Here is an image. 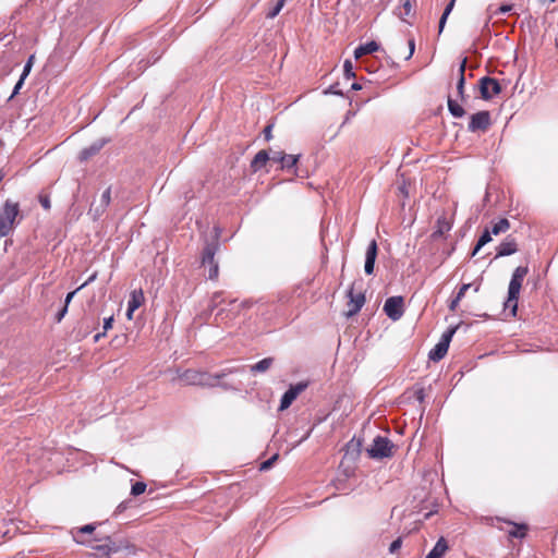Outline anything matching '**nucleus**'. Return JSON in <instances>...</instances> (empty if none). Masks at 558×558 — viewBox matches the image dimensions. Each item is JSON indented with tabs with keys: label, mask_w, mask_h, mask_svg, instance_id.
Returning <instances> with one entry per match:
<instances>
[{
	"label": "nucleus",
	"mask_w": 558,
	"mask_h": 558,
	"mask_svg": "<svg viewBox=\"0 0 558 558\" xmlns=\"http://www.w3.org/2000/svg\"><path fill=\"white\" fill-rule=\"evenodd\" d=\"M527 267H518L512 274V278L509 283L508 299L505 303L506 308H510L512 314L515 315L518 307V298L522 287L524 277L527 275Z\"/></svg>",
	"instance_id": "1"
},
{
	"label": "nucleus",
	"mask_w": 558,
	"mask_h": 558,
	"mask_svg": "<svg viewBox=\"0 0 558 558\" xmlns=\"http://www.w3.org/2000/svg\"><path fill=\"white\" fill-rule=\"evenodd\" d=\"M19 204L7 201L0 210V238L7 236L15 225L19 215Z\"/></svg>",
	"instance_id": "2"
},
{
	"label": "nucleus",
	"mask_w": 558,
	"mask_h": 558,
	"mask_svg": "<svg viewBox=\"0 0 558 558\" xmlns=\"http://www.w3.org/2000/svg\"><path fill=\"white\" fill-rule=\"evenodd\" d=\"M185 385L214 386L216 378L197 369H186L180 375Z\"/></svg>",
	"instance_id": "3"
},
{
	"label": "nucleus",
	"mask_w": 558,
	"mask_h": 558,
	"mask_svg": "<svg viewBox=\"0 0 558 558\" xmlns=\"http://www.w3.org/2000/svg\"><path fill=\"white\" fill-rule=\"evenodd\" d=\"M393 445L385 437H376L373 444L367 448V453L372 459H384L392 456Z\"/></svg>",
	"instance_id": "4"
},
{
	"label": "nucleus",
	"mask_w": 558,
	"mask_h": 558,
	"mask_svg": "<svg viewBox=\"0 0 558 558\" xmlns=\"http://www.w3.org/2000/svg\"><path fill=\"white\" fill-rule=\"evenodd\" d=\"M457 328L458 327H453V328L448 329L442 335L441 339L435 345V348L433 350H430L428 356H429V359L432 361L437 362V361L441 360L447 354V351H448V348H449V343H450V341L452 339V336L454 335Z\"/></svg>",
	"instance_id": "5"
},
{
	"label": "nucleus",
	"mask_w": 558,
	"mask_h": 558,
	"mask_svg": "<svg viewBox=\"0 0 558 558\" xmlns=\"http://www.w3.org/2000/svg\"><path fill=\"white\" fill-rule=\"evenodd\" d=\"M481 97L485 100L492 99L501 92V86L496 78L482 77L478 83Z\"/></svg>",
	"instance_id": "6"
},
{
	"label": "nucleus",
	"mask_w": 558,
	"mask_h": 558,
	"mask_svg": "<svg viewBox=\"0 0 558 558\" xmlns=\"http://www.w3.org/2000/svg\"><path fill=\"white\" fill-rule=\"evenodd\" d=\"M403 298L391 296L386 300L384 305V312L392 320H398L403 315L404 311Z\"/></svg>",
	"instance_id": "7"
},
{
	"label": "nucleus",
	"mask_w": 558,
	"mask_h": 558,
	"mask_svg": "<svg viewBox=\"0 0 558 558\" xmlns=\"http://www.w3.org/2000/svg\"><path fill=\"white\" fill-rule=\"evenodd\" d=\"M307 388V383H298L295 385H291L290 388L284 392L281 398L279 410H287L292 402Z\"/></svg>",
	"instance_id": "8"
},
{
	"label": "nucleus",
	"mask_w": 558,
	"mask_h": 558,
	"mask_svg": "<svg viewBox=\"0 0 558 558\" xmlns=\"http://www.w3.org/2000/svg\"><path fill=\"white\" fill-rule=\"evenodd\" d=\"M490 125V114L488 111H480L471 116L469 130L472 132L486 131Z\"/></svg>",
	"instance_id": "9"
},
{
	"label": "nucleus",
	"mask_w": 558,
	"mask_h": 558,
	"mask_svg": "<svg viewBox=\"0 0 558 558\" xmlns=\"http://www.w3.org/2000/svg\"><path fill=\"white\" fill-rule=\"evenodd\" d=\"M202 264L204 266H209L208 278L210 280H216L219 275L218 264L215 262V248L211 246H207L203 254Z\"/></svg>",
	"instance_id": "10"
},
{
	"label": "nucleus",
	"mask_w": 558,
	"mask_h": 558,
	"mask_svg": "<svg viewBox=\"0 0 558 558\" xmlns=\"http://www.w3.org/2000/svg\"><path fill=\"white\" fill-rule=\"evenodd\" d=\"M365 296L363 293H353V289L349 291L348 311L345 315L348 317L355 315L364 305Z\"/></svg>",
	"instance_id": "11"
},
{
	"label": "nucleus",
	"mask_w": 558,
	"mask_h": 558,
	"mask_svg": "<svg viewBox=\"0 0 558 558\" xmlns=\"http://www.w3.org/2000/svg\"><path fill=\"white\" fill-rule=\"evenodd\" d=\"M452 227V216L442 214L438 217L433 238L437 239L450 231Z\"/></svg>",
	"instance_id": "12"
},
{
	"label": "nucleus",
	"mask_w": 558,
	"mask_h": 558,
	"mask_svg": "<svg viewBox=\"0 0 558 558\" xmlns=\"http://www.w3.org/2000/svg\"><path fill=\"white\" fill-rule=\"evenodd\" d=\"M377 256V243L375 240H372L368 244V247L365 253V272L367 275H372L374 271V265Z\"/></svg>",
	"instance_id": "13"
},
{
	"label": "nucleus",
	"mask_w": 558,
	"mask_h": 558,
	"mask_svg": "<svg viewBox=\"0 0 558 558\" xmlns=\"http://www.w3.org/2000/svg\"><path fill=\"white\" fill-rule=\"evenodd\" d=\"M106 143H107V141L105 138H99L97 141H95L92 145H89L88 147L84 148L80 153V159L82 161L87 160L92 156L96 155L105 146Z\"/></svg>",
	"instance_id": "14"
},
{
	"label": "nucleus",
	"mask_w": 558,
	"mask_h": 558,
	"mask_svg": "<svg viewBox=\"0 0 558 558\" xmlns=\"http://www.w3.org/2000/svg\"><path fill=\"white\" fill-rule=\"evenodd\" d=\"M145 302L144 293L141 289L133 290L130 294V300L128 302V307H130L131 311H136L138 307H141Z\"/></svg>",
	"instance_id": "15"
},
{
	"label": "nucleus",
	"mask_w": 558,
	"mask_h": 558,
	"mask_svg": "<svg viewBox=\"0 0 558 558\" xmlns=\"http://www.w3.org/2000/svg\"><path fill=\"white\" fill-rule=\"evenodd\" d=\"M415 0H400V7L397 8L396 14L402 20L405 21L407 16H410L413 13Z\"/></svg>",
	"instance_id": "16"
},
{
	"label": "nucleus",
	"mask_w": 558,
	"mask_h": 558,
	"mask_svg": "<svg viewBox=\"0 0 558 558\" xmlns=\"http://www.w3.org/2000/svg\"><path fill=\"white\" fill-rule=\"evenodd\" d=\"M518 251L517 242L513 239H507L498 246V256H508Z\"/></svg>",
	"instance_id": "17"
},
{
	"label": "nucleus",
	"mask_w": 558,
	"mask_h": 558,
	"mask_svg": "<svg viewBox=\"0 0 558 558\" xmlns=\"http://www.w3.org/2000/svg\"><path fill=\"white\" fill-rule=\"evenodd\" d=\"M448 550V544L444 537H440L426 558H442Z\"/></svg>",
	"instance_id": "18"
},
{
	"label": "nucleus",
	"mask_w": 558,
	"mask_h": 558,
	"mask_svg": "<svg viewBox=\"0 0 558 558\" xmlns=\"http://www.w3.org/2000/svg\"><path fill=\"white\" fill-rule=\"evenodd\" d=\"M378 49H379V46L376 41H369V43H366L365 45L359 46L354 50V57H355V59H359V58L363 57L364 54L373 53V52L377 51Z\"/></svg>",
	"instance_id": "19"
},
{
	"label": "nucleus",
	"mask_w": 558,
	"mask_h": 558,
	"mask_svg": "<svg viewBox=\"0 0 558 558\" xmlns=\"http://www.w3.org/2000/svg\"><path fill=\"white\" fill-rule=\"evenodd\" d=\"M269 159H270V156L266 150H259L255 155L251 167L253 168L254 171H257V170L262 169Z\"/></svg>",
	"instance_id": "20"
},
{
	"label": "nucleus",
	"mask_w": 558,
	"mask_h": 558,
	"mask_svg": "<svg viewBox=\"0 0 558 558\" xmlns=\"http://www.w3.org/2000/svg\"><path fill=\"white\" fill-rule=\"evenodd\" d=\"M274 363L272 357H265L262 361L251 366V372L253 373H263L268 371Z\"/></svg>",
	"instance_id": "21"
},
{
	"label": "nucleus",
	"mask_w": 558,
	"mask_h": 558,
	"mask_svg": "<svg viewBox=\"0 0 558 558\" xmlns=\"http://www.w3.org/2000/svg\"><path fill=\"white\" fill-rule=\"evenodd\" d=\"M106 541L107 542L105 544L96 545L93 548L106 556H108L112 553H117L118 547L111 543L110 538L107 537Z\"/></svg>",
	"instance_id": "22"
},
{
	"label": "nucleus",
	"mask_w": 558,
	"mask_h": 558,
	"mask_svg": "<svg viewBox=\"0 0 558 558\" xmlns=\"http://www.w3.org/2000/svg\"><path fill=\"white\" fill-rule=\"evenodd\" d=\"M300 155H280V165L282 169H290L299 161Z\"/></svg>",
	"instance_id": "23"
},
{
	"label": "nucleus",
	"mask_w": 558,
	"mask_h": 558,
	"mask_svg": "<svg viewBox=\"0 0 558 558\" xmlns=\"http://www.w3.org/2000/svg\"><path fill=\"white\" fill-rule=\"evenodd\" d=\"M509 228H510V223H509L508 219L504 218V219H500L499 221H497L496 223H494L492 226V228L488 230L490 231L492 234L498 235L499 233L508 231Z\"/></svg>",
	"instance_id": "24"
},
{
	"label": "nucleus",
	"mask_w": 558,
	"mask_h": 558,
	"mask_svg": "<svg viewBox=\"0 0 558 558\" xmlns=\"http://www.w3.org/2000/svg\"><path fill=\"white\" fill-rule=\"evenodd\" d=\"M512 530L509 531L511 537L522 538L525 536L527 526L525 524L511 523Z\"/></svg>",
	"instance_id": "25"
},
{
	"label": "nucleus",
	"mask_w": 558,
	"mask_h": 558,
	"mask_svg": "<svg viewBox=\"0 0 558 558\" xmlns=\"http://www.w3.org/2000/svg\"><path fill=\"white\" fill-rule=\"evenodd\" d=\"M448 108L453 117L461 118L464 114L463 108L452 99H448Z\"/></svg>",
	"instance_id": "26"
},
{
	"label": "nucleus",
	"mask_w": 558,
	"mask_h": 558,
	"mask_svg": "<svg viewBox=\"0 0 558 558\" xmlns=\"http://www.w3.org/2000/svg\"><path fill=\"white\" fill-rule=\"evenodd\" d=\"M492 240V233L488 229H486L483 234L481 235L474 251L473 255H475L482 246H484L486 243H488Z\"/></svg>",
	"instance_id": "27"
},
{
	"label": "nucleus",
	"mask_w": 558,
	"mask_h": 558,
	"mask_svg": "<svg viewBox=\"0 0 558 558\" xmlns=\"http://www.w3.org/2000/svg\"><path fill=\"white\" fill-rule=\"evenodd\" d=\"M453 5H454V0H451L449 2V4L447 5V8L445 9L441 17H440V21H439V33L442 32L444 27H445V24H446V21L450 14V12L452 11L453 9Z\"/></svg>",
	"instance_id": "28"
},
{
	"label": "nucleus",
	"mask_w": 558,
	"mask_h": 558,
	"mask_svg": "<svg viewBox=\"0 0 558 558\" xmlns=\"http://www.w3.org/2000/svg\"><path fill=\"white\" fill-rule=\"evenodd\" d=\"M110 201H111V192H110V189H107L100 197V205H99L100 208L97 207L96 210L102 213L106 209V207L110 204Z\"/></svg>",
	"instance_id": "29"
},
{
	"label": "nucleus",
	"mask_w": 558,
	"mask_h": 558,
	"mask_svg": "<svg viewBox=\"0 0 558 558\" xmlns=\"http://www.w3.org/2000/svg\"><path fill=\"white\" fill-rule=\"evenodd\" d=\"M284 2H286V0H277L276 4L274 5V8L270 11L267 12L266 16L268 19H274L276 15H278L284 5Z\"/></svg>",
	"instance_id": "30"
},
{
	"label": "nucleus",
	"mask_w": 558,
	"mask_h": 558,
	"mask_svg": "<svg viewBox=\"0 0 558 558\" xmlns=\"http://www.w3.org/2000/svg\"><path fill=\"white\" fill-rule=\"evenodd\" d=\"M464 71H465V60L460 65V78H459L458 86H457L458 93L461 96L463 95V88H464Z\"/></svg>",
	"instance_id": "31"
},
{
	"label": "nucleus",
	"mask_w": 558,
	"mask_h": 558,
	"mask_svg": "<svg viewBox=\"0 0 558 558\" xmlns=\"http://www.w3.org/2000/svg\"><path fill=\"white\" fill-rule=\"evenodd\" d=\"M95 278H96V275H93L92 277H89V279H88L86 282H84V283H83L81 287H78L76 290H74V291H72V292H70V293H68V295H66V298H65V302H64V304L69 306V304H70V302L72 301V299H73V296L75 295V293H76L78 290L83 289L85 286H87L89 282H92L93 280H95Z\"/></svg>",
	"instance_id": "32"
},
{
	"label": "nucleus",
	"mask_w": 558,
	"mask_h": 558,
	"mask_svg": "<svg viewBox=\"0 0 558 558\" xmlns=\"http://www.w3.org/2000/svg\"><path fill=\"white\" fill-rule=\"evenodd\" d=\"M146 490V484L143 482H136L131 489L133 496H138Z\"/></svg>",
	"instance_id": "33"
},
{
	"label": "nucleus",
	"mask_w": 558,
	"mask_h": 558,
	"mask_svg": "<svg viewBox=\"0 0 558 558\" xmlns=\"http://www.w3.org/2000/svg\"><path fill=\"white\" fill-rule=\"evenodd\" d=\"M343 69H344V73H345L348 78L354 77L355 74L353 72V65H352V62L350 60H345L344 61Z\"/></svg>",
	"instance_id": "34"
},
{
	"label": "nucleus",
	"mask_w": 558,
	"mask_h": 558,
	"mask_svg": "<svg viewBox=\"0 0 558 558\" xmlns=\"http://www.w3.org/2000/svg\"><path fill=\"white\" fill-rule=\"evenodd\" d=\"M34 63V56H31L24 66L22 76L27 77Z\"/></svg>",
	"instance_id": "35"
},
{
	"label": "nucleus",
	"mask_w": 558,
	"mask_h": 558,
	"mask_svg": "<svg viewBox=\"0 0 558 558\" xmlns=\"http://www.w3.org/2000/svg\"><path fill=\"white\" fill-rule=\"evenodd\" d=\"M25 80H26V77L21 75L20 80L17 81V83L14 86L13 93H12L10 98H13L14 96H16L19 94V92L22 88Z\"/></svg>",
	"instance_id": "36"
},
{
	"label": "nucleus",
	"mask_w": 558,
	"mask_h": 558,
	"mask_svg": "<svg viewBox=\"0 0 558 558\" xmlns=\"http://www.w3.org/2000/svg\"><path fill=\"white\" fill-rule=\"evenodd\" d=\"M402 545V541L401 538H397L396 541H393L389 547V551L391 554L396 553Z\"/></svg>",
	"instance_id": "37"
},
{
	"label": "nucleus",
	"mask_w": 558,
	"mask_h": 558,
	"mask_svg": "<svg viewBox=\"0 0 558 558\" xmlns=\"http://www.w3.org/2000/svg\"><path fill=\"white\" fill-rule=\"evenodd\" d=\"M471 286V283H465L460 288L459 292L457 293L458 300H461L465 295Z\"/></svg>",
	"instance_id": "38"
},
{
	"label": "nucleus",
	"mask_w": 558,
	"mask_h": 558,
	"mask_svg": "<svg viewBox=\"0 0 558 558\" xmlns=\"http://www.w3.org/2000/svg\"><path fill=\"white\" fill-rule=\"evenodd\" d=\"M39 202L41 204V206L45 208V209H50L51 207V204H50V199L48 196H40L39 197Z\"/></svg>",
	"instance_id": "39"
},
{
	"label": "nucleus",
	"mask_w": 558,
	"mask_h": 558,
	"mask_svg": "<svg viewBox=\"0 0 558 558\" xmlns=\"http://www.w3.org/2000/svg\"><path fill=\"white\" fill-rule=\"evenodd\" d=\"M112 324H113V316L105 318V320H104V331L106 332L109 329H111L112 328Z\"/></svg>",
	"instance_id": "40"
},
{
	"label": "nucleus",
	"mask_w": 558,
	"mask_h": 558,
	"mask_svg": "<svg viewBox=\"0 0 558 558\" xmlns=\"http://www.w3.org/2000/svg\"><path fill=\"white\" fill-rule=\"evenodd\" d=\"M95 530L94 524H86L78 529V533H92Z\"/></svg>",
	"instance_id": "41"
},
{
	"label": "nucleus",
	"mask_w": 558,
	"mask_h": 558,
	"mask_svg": "<svg viewBox=\"0 0 558 558\" xmlns=\"http://www.w3.org/2000/svg\"><path fill=\"white\" fill-rule=\"evenodd\" d=\"M414 50H415V41H414V39H410L409 40V53L405 57V59H410L413 56Z\"/></svg>",
	"instance_id": "42"
},
{
	"label": "nucleus",
	"mask_w": 558,
	"mask_h": 558,
	"mask_svg": "<svg viewBox=\"0 0 558 558\" xmlns=\"http://www.w3.org/2000/svg\"><path fill=\"white\" fill-rule=\"evenodd\" d=\"M272 125H267L264 130L266 141H270L272 138Z\"/></svg>",
	"instance_id": "43"
},
{
	"label": "nucleus",
	"mask_w": 558,
	"mask_h": 558,
	"mask_svg": "<svg viewBox=\"0 0 558 558\" xmlns=\"http://www.w3.org/2000/svg\"><path fill=\"white\" fill-rule=\"evenodd\" d=\"M511 9H512V5H510V4H504V5H501V7L497 10V12H496V13L505 14V13L510 12V11H511Z\"/></svg>",
	"instance_id": "44"
},
{
	"label": "nucleus",
	"mask_w": 558,
	"mask_h": 558,
	"mask_svg": "<svg viewBox=\"0 0 558 558\" xmlns=\"http://www.w3.org/2000/svg\"><path fill=\"white\" fill-rule=\"evenodd\" d=\"M460 301L461 300H458V296H456L449 304L450 311H456Z\"/></svg>",
	"instance_id": "45"
},
{
	"label": "nucleus",
	"mask_w": 558,
	"mask_h": 558,
	"mask_svg": "<svg viewBox=\"0 0 558 558\" xmlns=\"http://www.w3.org/2000/svg\"><path fill=\"white\" fill-rule=\"evenodd\" d=\"M68 312V305L64 304L63 308L59 312V314L57 315V320L58 322H61V319L64 317V315L66 314Z\"/></svg>",
	"instance_id": "46"
},
{
	"label": "nucleus",
	"mask_w": 558,
	"mask_h": 558,
	"mask_svg": "<svg viewBox=\"0 0 558 558\" xmlns=\"http://www.w3.org/2000/svg\"><path fill=\"white\" fill-rule=\"evenodd\" d=\"M68 312V305L64 304L63 308L59 312V314L57 315V320L58 322H61V319L64 317V315L66 314Z\"/></svg>",
	"instance_id": "47"
},
{
	"label": "nucleus",
	"mask_w": 558,
	"mask_h": 558,
	"mask_svg": "<svg viewBox=\"0 0 558 558\" xmlns=\"http://www.w3.org/2000/svg\"><path fill=\"white\" fill-rule=\"evenodd\" d=\"M272 466L271 461L268 459L260 464V470L266 471Z\"/></svg>",
	"instance_id": "48"
},
{
	"label": "nucleus",
	"mask_w": 558,
	"mask_h": 558,
	"mask_svg": "<svg viewBox=\"0 0 558 558\" xmlns=\"http://www.w3.org/2000/svg\"><path fill=\"white\" fill-rule=\"evenodd\" d=\"M280 155H284V154L280 153V151L279 153H274V155L270 157L269 160L280 163Z\"/></svg>",
	"instance_id": "49"
},
{
	"label": "nucleus",
	"mask_w": 558,
	"mask_h": 558,
	"mask_svg": "<svg viewBox=\"0 0 558 558\" xmlns=\"http://www.w3.org/2000/svg\"><path fill=\"white\" fill-rule=\"evenodd\" d=\"M134 312H135V311H131V310H130V307H128V311H126V318H128L129 320H132V319H133Z\"/></svg>",
	"instance_id": "50"
},
{
	"label": "nucleus",
	"mask_w": 558,
	"mask_h": 558,
	"mask_svg": "<svg viewBox=\"0 0 558 558\" xmlns=\"http://www.w3.org/2000/svg\"><path fill=\"white\" fill-rule=\"evenodd\" d=\"M105 335H106V332H105V331H104L102 333H97V335L94 337V341H95V342H98V341H99V339H100L101 337H104Z\"/></svg>",
	"instance_id": "51"
},
{
	"label": "nucleus",
	"mask_w": 558,
	"mask_h": 558,
	"mask_svg": "<svg viewBox=\"0 0 558 558\" xmlns=\"http://www.w3.org/2000/svg\"><path fill=\"white\" fill-rule=\"evenodd\" d=\"M278 459V454H275L272 456L269 460L271 461V463L274 464L275 461Z\"/></svg>",
	"instance_id": "52"
},
{
	"label": "nucleus",
	"mask_w": 558,
	"mask_h": 558,
	"mask_svg": "<svg viewBox=\"0 0 558 558\" xmlns=\"http://www.w3.org/2000/svg\"><path fill=\"white\" fill-rule=\"evenodd\" d=\"M352 88H353V89H360V88H361V86H360L359 84H353V85H352Z\"/></svg>",
	"instance_id": "53"
},
{
	"label": "nucleus",
	"mask_w": 558,
	"mask_h": 558,
	"mask_svg": "<svg viewBox=\"0 0 558 558\" xmlns=\"http://www.w3.org/2000/svg\"><path fill=\"white\" fill-rule=\"evenodd\" d=\"M400 190H401V192H402L405 196L408 195V194H407V191H405V189H404V187H401Z\"/></svg>",
	"instance_id": "54"
},
{
	"label": "nucleus",
	"mask_w": 558,
	"mask_h": 558,
	"mask_svg": "<svg viewBox=\"0 0 558 558\" xmlns=\"http://www.w3.org/2000/svg\"><path fill=\"white\" fill-rule=\"evenodd\" d=\"M480 290V284L475 286L474 291L477 292Z\"/></svg>",
	"instance_id": "55"
},
{
	"label": "nucleus",
	"mask_w": 558,
	"mask_h": 558,
	"mask_svg": "<svg viewBox=\"0 0 558 558\" xmlns=\"http://www.w3.org/2000/svg\"><path fill=\"white\" fill-rule=\"evenodd\" d=\"M75 541H76V543L83 544V542L77 539L76 537H75Z\"/></svg>",
	"instance_id": "56"
},
{
	"label": "nucleus",
	"mask_w": 558,
	"mask_h": 558,
	"mask_svg": "<svg viewBox=\"0 0 558 558\" xmlns=\"http://www.w3.org/2000/svg\"><path fill=\"white\" fill-rule=\"evenodd\" d=\"M492 19V16L488 17V20L486 21V25L489 24V20Z\"/></svg>",
	"instance_id": "57"
}]
</instances>
